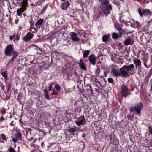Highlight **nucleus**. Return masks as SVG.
Returning <instances> with one entry per match:
<instances>
[{"mask_svg": "<svg viewBox=\"0 0 152 152\" xmlns=\"http://www.w3.org/2000/svg\"><path fill=\"white\" fill-rule=\"evenodd\" d=\"M143 107L142 104L140 102L135 107H132L130 108V110L131 112H134L135 111L138 114H140V112Z\"/></svg>", "mask_w": 152, "mask_h": 152, "instance_id": "nucleus-1", "label": "nucleus"}, {"mask_svg": "<svg viewBox=\"0 0 152 152\" xmlns=\"http://www.w3.org/2000/svg\"><path fill=\"white\" fill-rule=\"evenodd\" d=\"M138 12L141 16H142L143 15L147 16L151 15V12L148 9H144L143 10V12H142L141 9L139 8L138 10Z\"/></svg>", "mask_w": 152, "mask_h": 152, "instance_id": "nucleus-2", "label": "nucleus"}, {"mask_svg": "<svg viewBox=\"0 0 152 152\" xmlns=\"http://www.w3.org/2000/svg\"><path fill=\"white\" fill-rule=\"evenodd\" d=\"M121 93L122 96L126 97L129 94V90L127 87L124 85H123L121 87Z\"/></svg>", "mask_w": 152, "mask_h": 152, "instance_id": "nucleus-3", "label": "nucleus"}, {"mask_svg": "<svg viewBox=\"0 0 152 152\" xmlns=\"http://www.w3.org/2000/svg\"><path fill=\"white\" fill-rule=\"evenodd\" d=\"M86 122V120L84 116L82 115L78 118V121H76L75 123L77 125L79 126L85 123Z\"/></svg>", "mask_w": 152, "mask_h": 152, "instance_id": "nucleus-4", "label": "nucleus"}, {"mask_svg": "<svg viewBox=\"0 0 152 152\" xmlns=\"http://www.w3.org/2000/svg\"><path fill=\"white\" fill-rule=\"evenodd\" d=\"M125 69L124 68H123V66L120 69V76L122 75V76L124 77H127L129 76V75Z\"/></svg>", "mask_w": 152, "mask_h": 152, "instance_id": "nucleus-5", "label": "nucleus"}, {"mask_svg": "<svg viewBox=\"0 0 152 152\" xmlns=\"http://www.w3.org/2000/svg\"><path fill=\"white\" fill-rule=\"evenodd\" d=\"M112 9V6L109 4L107 6L104 7L102 12L106 16L107 15L110 13V10Z\"/></svg>", "mask_w": 152, "mask_h": 152, "instance_id": "nucleus-6", "label": "nucleus"}, {"mask_svg": "<svg viewBox=\"0 0 152 152\" xmlns=\"http://www.w3.org/2000/svg\"><path fill=\"white\" fill-rule=\"evenodd\" d=\"M89 61L93 65L96 64V58L94 55V54H91L88 57Z\"/></svg>", "mask_w": 152, "mask_h": 152, "instance_id": "nucleus-7", "label": "nucleus"}, {"mask_svg": "<svg viewBox=\"0 0 152 152\" xmlns=\"http://www.w3.org/2000/svg\"><path fill=\"white\" fill-rule=\"evenodd\" d=\"M13 50V48L10 45L7 46L5 50V54L6 55L10 56L11 52Z\"/></svg>", "mask_w": 152, "mask_h": 152, "instance_id": "nucleus-8", "label": "nucleus"}, {"mask_svg": "<svg viewBox=\"0 0 152 152\" xmlns=\"http://www.w3.org/2000/svg\"><path fill=\"white\" fill-rule=\"evenodd\" d=\"M77 148L79 152H81L85 148V143L80 142L77 144Z\"/></svg>", "mask_w": 152, "mask_h": 152, "instance_id": "nucleus-9", "label": "nucleus"}, {"mask_svg": "<svg viewBox=\"0 0 152 152\" xmlns=\"http://www.w3.org/2000/svg\"><path fill=\"white\" fill-rule=\"evenodd\" d=\"M133 44V41L130 37H129L127 39H126L124 42V44L126 46L130 45H132Z\"/></svg>", "mask_w": 152, "mask_h": 152, "instance_id": "nucleus-10", "label": "nucleus"}, {"mask_svg": "<svg viewBox=\"0 0 152 152\" xmlns=\"http://www.w3.org/2000/svg\"><path fill=\"white\" fill-rule=\"evenodd\" d=\"M70 4L69 1L64 2L61 5V9L63 10H65L70 6Z\"/></svg>", "mask_w": 152, "mask_h": 152, "instance_id": "nucleus-11", "label": "nucleus"}, {"mask_svg": "<svg viewBox=\"0 0 152 152\" xmlns=\"http://www.w3.org/2000/svg\"><path fill=\"white\" fill-rule=\"evenodd\" d=\"M123 66V68H124L125 69H126L127 71L129 72L131 71V69L134 68V66L133 64H131L128 66L124 65Z\"/></svg>", "mask_w": 152, "mask_h": 152, "instance_id": "nucleus-12", "label": "nucleus"}, {"mask_svg": "<svg viewBox=\"0 0 152 152\" xmlns=\"http://www.w3.org/2000/svg\"><path fill=\"white\" fill-rule=\"evenodd\" d=\"M72 40L74 41L77 42L79 40L77 37V34L74 32H72L71 35Z\"/></svg>", "mask_w": 152, "mask_h": 152, "instance_id": "nucleus-13", "label": "nucleus"}, {"mask_svg": "<svg viewBox=\"0 0 152 152\" xmlns=\"http://www.w3.org/2000/svg\"><path fill=\"white\" fill-rule=\"evenodd\" d=\"M134 63L136 65V67L137 68V67H138V69H140L141 67V62L139 59L134 60Z\"/></svg>", "mask_w": 152, "mask_h": 152, "instance_id": "nucleus-14", "label": "nucleus"}, {"mask_svg": "<svg viewBox=\"0 0 152 152\" xmlns=\"http://www.w3.org/2000/svg\"><path fill=\"white\" fill-rule=\"evenodd\" d=\"M26 8H20V9H18L17 10V15L18 16L21 15L22 12L26 10Z\"/></svg>", "mask_w": 152, "mask_h": 152, "instance_id": "nucleus-15", "label": "nucleus"}, {"mask_svg": "<svg viewBox=\"0 0 152 152\" xmlns=\"http://www.w3.org/2000/svg\"><path fill=\"white\" fill-rule=\"evenodd\" d=\"M111 73L115 76H120V71L116 69H113L111 71Z\"/></svg>", "mask_w": 152, "mask_h": 152, "instance_id": "nucleus-16", "label": "nucleus"}, {"mask_svg": "<svg viewBox=\"0 0 152 152\" xmlns=\"http://www.w3.org/2000/svg\"><path fill=\"white\" fill-rule=\"evenodd\" d=\"M90 51L89 50H86L83 52V56L84 58L87 57L89 54Z\"/></svg>", "mask_w": 152, "mask_h": 152, "instance_id": "nucleus-17", "label": "nucleus"}, {"mask_svg": "<svg viewBox=\"0 0 152 152\" xmlns=\"http://www.w3.org/2000/svg\"><path fill=\"white\" fill-rule=\"evenodd\" d=\"M43 22V20L42 19L39 20L36 22V26L41 25Z\"/></svg>", "mask_w": 152, "mask_h": 152, "instance_id": "nucleus-18", "label": "nucleus"}, {"mask_svg": "<svg viewBox=\"0 0 152 152\" xmlns=\"http://www.w3.org/2000/svg\"><path fill=\"white\" fill-rule=\"evenodd\" d=\"M115 27L117 30H121L122 27L120 26L118 23H115Z\"/></svg>", "mask_w": 152, "mask_h": 152, "instance_id": "nucleus-19", "label": "nucleus"}, {"mask_svg": "<svg viewBox=\"0 0 152 152\" xmlns=\"http://www.w3.org/2000/svg\"><path fill=\"white\" fill-rule=\"evenodd\" d=\"M22 134L20 133H18L16 135V138L17 140H22Z\"/></svg>", "mask_w": 152, "mask_h": 152, "instance_id": "nucleus-20", "label": "nucleus"}, {"mask_svg": "<svg viewBox=\"0 0 152 152\" xmlns=\"http://www.w3.org/2000/svg\"><path fill=\"white\" fill-rule=\"evenodd\" d=\"M80 66L82 69H83L84 70H86L87 69L86 66L84 63H81V64H79Z\"/></svg>", "mask_w": 152, "mask_h": 152, "instance_id": "nucleus-21", "label": "nucleus"}, {"mask_svg": "<svg viewBox=\"0 0 152 152\" xmlns=\"http://www.w3.org/2000/svg\"><path fill=\"white\" fill-rule=\"evenodd\" d=\"M33 36V34L31 33H28L27 35L25 36V37H28L29 39H31Z\"/></svg>", "mask_w": 152, "mask_h": 152, "instance_id": "nucleus-22", "label": "nucleus"}, {"mask_svg": "<svg viewBox=\"0 0 152 152\" xmlns=\"http://www.w3.org/2000/svg\"><path fill=\"white\" fill-rule=\"evenodd\" d=\"M22 3H23L22 8H26L27 6L26 5L27 4V2L26 1L23 0V1L22 2Z\"/></svg>", "mask_w": 152, "mask_h": 152, "instance_id": "nucleus-23", "label": "nucleus"}, {"mask_svg": "<svg viewBox=\"0 0 152 152\" xmlns=\"http://www.w3.org/2000/svg\"><path fill=\"white\" fill-rule=\"evenodd\" d=\"M68 130L70 133L73 134H74L75 132V130L74 128H71L69 129Z\"/></svg>", "mask_w": 152, "mask_h": 152, "instance_id": "nucleus-24", "label": "nucleus"}, {"mask_svg": "<svg viewBox=\"0 0 152 152\" xmlns=\"http://www.w3.org/2000/svg\"><path fill=\"white\" fill-rule=\"evenodd\" d=\"M119 37L118 34L116 33L113 32L112 34V37L114 39H117Z\"/></svg>", "mask_w": 152, "mask_h": 152, "instance_id": "nucleus-25", "label": "nucleus"}, {"mask_svg": "<svg viewBox=\"0 0 152 152\" xmlns=\"http://www.w3.org/2000/svg\"><path fill=\"white\" fill-rule=\"evenodd\" d=\"M100 72V68L99 66H97V69L96 70L95 73L96 75H99Z\"/></svg>", "mask_w": 152, "mask_h": 152, "instance_id": "nucleus-26", "label": "nucleus"}, {"mask_svg": "<svg viewBox=\"0 0 152 152\" xmlns=\"http://www.w3.org/2000/svg\"><path fill=\"white\" fill-rule=\"evenodd\" d=\"M108 39V37L107 35H106L103 36V41L104 42H106Z\"/></svg>", "mask_w": 152, "mask_h": 152, "instance_id": "nucleus-27", "label": "nucleus"}, {"mask_svg": "<svg viewBox=\"0 0 152 152\" xmlns=\"http://www.w3.org/2000/svg\"><path fill=\"white\" fill-rule=\"evenodd\" d=\"M10 39L11 41L12 40V39H14L13 41L14 42H15V40L16 39V38H15V35L14 34H13L10 37Z\"/></svg>", "mask_w": 152, "mask_h": 152, "instance_id": "nucleus-28", "label": "nucleus"}, {"mask_svg": "<svg viewBox=\"0 0 152 152\" xmlns=\"http://www.w3.org/2000/svg\"><path fill=\"white\" fill-rule=\"evenodd\" d=\"M55 88L58 91H59L61 90V87L58 84L56 85L55 86Z\"/></svg>", "mask_w": 152, "mask_h": 152, "instance_id": "nucleus-29", "label": "nucleus"}, {"mask_svg": "<svg viewBox=\"0 0 152 152\" xmlns=\"http://www.w3.org/2000/svg\"><path fill=\"white\" fill-rule=\"evenodd\" d=\"M109 1L108 0H104L103 2V4L105 5V6H107L109 4Z\"/></svg>", "mask_w": 152, "mask_h": 152, "instance_id": "nucleus-30", "label": "nucleus"}, {"mask_svg": "<svg viewBox=\"0 0 152 152\" xmlns=\"http://www.w3.org/2000/svg\"><path fill=\"white\" fill-rule=\"evenodd\" d=\"M1 75L5 78H7V71H5L2 72Z\"/></svg>", "mask_w": 152, "mask_h": 152, "instance_id": "nucleus-31", "label": "nucleus"}, {"mask_svg": "<svg viewBox=\"0 0 152 152\" xmlns=\"http://www.w3.org/2000/svg\"><path fill=\"white\" fill-rule=\"evenodd\" d=\"M119 31H120L119 32V34L120 35V37H121L123 34L126 33V31L122 29L121 30Z\"/></svg>", "mask_w": 152, "mask_h": 152, "instance_id": "nucleus-32", "label": "nucleus"}, {"mask_svg": "<svg viewBox=\"0 0 152 152\" xmlns=\"http://www.w3.org/2000/svg\"><path fill=\"white\" fill-rule=\"evenodd\" d=\"M0 136L1 137L3 140H5V141H7L6 136L4 134H2Z\"/></svg>", "mask_w": 152, "mask_h": 152, "instance_id": "nucleus-33", "label": "nucleus"}, {"mask_svg": "<svg viewBox=\"0 0 152 152\" xmlns=\"http://www.w3.org/2000/svg\"><path fill=\"white\" fill-rule=\"evenodd\" d=\"M11 85L10 83L8 84L7 86V92H8L10 91Z\"/></svg>", "mask_w": 152, "mask_h": 152, "instance_id": "nucleus-34", "label": "nucleus"}, {"mask_svg": "<svg viewBox=\"0 0 152 152\" xmlns=\"http://www.w3.org/2000/svg\"><path fill=\"white\" fill-rule=\"evenodd\" d=\"M9 151L10 152H15V150L14 149L12 148V146H11L9 148Z\"/></svg>", "mask_w": 152, "mask_h": 152, "instance_id": "nucleus-35", "label": "nucleus"}, {"mask_svg": "<svg viewBox=\"0 0 152 152\" xmlns=\"http://www.w3.org/2000/svg\"><path fill=\"white\" fill-rule=\"evenodd\" d=\"M108 81L109 82L111 83H112L113 82V79L110 77H109V78H108Z\"/></svg>", "mask_w": 152, "mask_h": 152, "instance_id": "nucleus-36", "label": "nucleus"}, {"mask_svg": "<svg viewBox=\"0 0 152 152\" xmlns=\"http://www.w3.org/2000/svg\"><path fill=\"white\" fill-rule=\"evenodd\" d=\"M29 38L28 37H24V38H23V40L25 41V42H28V41H29L31 39H29Z\"/></svg>", "mask_w": 152, "mask_h": 152, "instance_id": "nucleus-37", "label": "nucleus"}, {"mask_svg": "<svg viewBox=\"0 0 152 152\" xmlns=\"http://www.w3.org/2000/svg\"><path fill=\"white\" fill-rule=\"evenodd\" d=\"M150 133L152 135V127L151 126H148Z\"/></svg>", "mask_w": 152, "mask_h": 152, "instance_id": "nucleus-38", "label": "nucleus"}, {"mask_svg": "<svg viewBox=\"0 0 152 152\" xmlns=\"http://www.w3.org/2000/svg\"><path fill=\"white\" fill-rule=\"evenodd\" d=\"M16 57H15V56H14L11 60L10 61L9 64L11 63V62H12L14 61Z\"/></svg>", "mask_w": 152, "mask_h": 152, "instance_id": "nucleus-39", "label": "nucleus"}, {"mask_svg": "<svg viewBox=\"0 0 152 152\" xmlns=\"http://www.w3.org/2000/svg\"><path fill=\"white\" fill-rule=\"evenodd\" d=\"M3 114H4L6 113V110L4 109H2L1 110Z\"/></svg>", "mask_w": 152, "mask_h": 152, "instance_id": "nucleus-40", "label": "nucleus"}, {"mask_svg": "<svg viewBox=\"0 0 152 152\" xmlns=\"http://www.w3.org/2000/svg\"><path fill=\"white\" fill-rule=\"evenodd\" d=\"M134 25H136L137 26H140V23L137 21L134 22Z\"/></svg>", "mask_w": 152, "mask_h": 152, "instance_id": "nucleus-41", "label": "nucleus"}, {"mask_svg": "<svg viewBox=\"0 0 152 152\" xmlns=\"http://www.w3.org/2000/svg\"><path fill=\"white\" fill-rule=\"evenodd\" d=\"M47 8L46 6H45L44 8L42 10V11L41 12V14H42L43 12Z\"/></svg>", "mask_w": 152, "mask_h": 152, "instance_id": "nucleus-42", "label": "nucleus"}, {"mask_svg": "<svg viewBox=\"0 0 152 152\" xmlns=\"http://www.w3.org/2000/svg\"><path fill=\"white\" fill-rule=\"evenodd\" d=\"M52 85H51L50 86L49 88V90L50 91H52Z\"/></svg>", "mask_w": 152, "mask_h": 152, "instance_id": "nucleus-43", "label": "nucleus"}, {"mask_svg": "<svg viewBox=\"0 0 152 152\" xmlns=\"http://www.w3.org/2000/svg\"><path fill=\"white\" fill-rule=\"evenodd\" d=\"M15 38H16V40L17 41H18L19 40V37H18V34H17V35H16V36H15Z\"/></svg>", "mask_w": 152, "mask_h": 152, "instance_id": "nucleus-44", "label": "nucleus"}, {"mask_svg": "<svg viewBox=\"0 0 152 152\" xmlns=\"http://www.w3.org/2000/svg\"><path fill=\"white\" fill-rule=\"evenodd\" d=\"M45 98L47 99L50 100V99L49 98V96L48 95V94H45Z\"/></svg>", "mask_w": 152, "mask_h": 152, "instance_id": "nucleus-45", "label": "nucleus"}, {"mask_svg": "<svg viewBox=\"0 0 152 152\" xmlns=\"http://www.w3.org/2000/svg\"><path fill=\"white\" fill-rule=\"evenodd\" d=\"M13 54L14 56H15V57H16V56L18 55V54L16 51H14L13 52Z\"/></svg>", "mask_w": 152, "mask_h": 152, "instance_id": "nucleus-46", "label": "nucleus"}, {"mask_svg": "<svg viewBox=\"0 0 152 152\" xmlns=\"http://www.w3.org/2000/svg\"><path fill=\"white\" fill-rule=\"evenodd\" d=\"M17 139L16 138H13L12 139V140L14 142H16L17 141Z\"/></svg>", "mask_w": 152, "mask_h": 152, "instance_id": "nucleus-47", "label": "nucleus"}, {"mask_svg": "<svg viewBox=\"0 0 152 152\" xmlns=\"http://www.w3.org/2000/svg\"><path fill=\"white\" fill-rule=\"evenodd\" d=\"M4 119L3 117L0 118V123L2 122V121Z\"/></svg>", "mask_w": 152, "mask_h": 152, "instance_id": "nucleus-48", "label": "nucleus"}, {"mask_svg": "<svg viewBox=\"0 0 152 152\" xmlns=\"http://www.w3.org/2000/svg\"><path fill=\"white\" fill-rule=\"evenodd\" d=\"M1 87L3 91H4V88H5V86L4 85H2L1 86Z\"/></svg>", "mask_w": 152, "mask_h": 152, "instance_id": "nucleus-49", "label": "nucleus"}, {"mask_svg": "<svg viewBox=\"0 0 152 152\" xmlns=\"http://www.w3.org/2000/svg\"><path fill=\"white\" fill-rule=\"evenodd\" d=\"M44 92L45 94H48V91L46 89L44 90Z\"/></svg>", "mask_w": 152, "mask_h": 152, "instance_id": "nucleus-50", "label": "nucleus"}, {"mask_svg": "<svg viewBox=\"0 0 152 152\" xmlns=\"http://www.w3.org/2000/svg\"><path fill=\"white\" fill-rule=\"evenodd\" d=\"M99 18V15L96 18V20H97Z\"/></svg>", "mask_w": 152, "mask_h": 152, "instance_id": "nucleus-51", "label": "nucleus"}, {"mask_svg": "<svg viewBox=\"0 0 152 152\" xmlns=\"http://www.w3.org/2000/svg\"><path fill=\"white\" fill-rule=\"evenodd\" d=\"M80 63H79V64H81V63H83V60L81 59H80Z\"/></svg>", "mask_w": 152, "mask_h": 152, "instance_id": "nucleus-52", "label": "nucleus"}, {"mask_svg": "<svg viewBox=\"0 0 152 152\" xmlns=\"http://www.w3.org/2000/svg\"><path fill=\"white\" fill-rule=\"evenodd\" d=\"M36 49H37V50H38V49H39L40 50V49L37 46H36Z\"/></svg>", "mask_w": 152, "mask_h": 152, "instance_id": "nucleus-53", "label": "nucleus"}, {"mask_svg": "<svg viewBox=\"0 0 152 152\" xmlns=\"http://www.w3.org/2000/svg\"><path fill=\"white\" fill-rule=\"evenodd\" d=\"M150 91H152V85H151V86Z\"/></svg>", "mask_w": 152, "mask_h": 152, "instance_id": "nucleus-54", "label": "nucleus"}, {"mask_svg": "<svg viewBox=\"0 0 152 152\" xmlns=\"http://www.w3.org/2000/svg\"><path fill=\"white\" fill-rule=\"evenodd\" d=\"M151 21H149L148 22V24H150V23H151Z\"/></svg>", "mask_w": 152, "mask_h": 152, "instance_id": "nucleus-55", "label": "nucleus"}, {"mask_svg": "<svg viewBox=\"0 0 152 152\" xmlns=\"http://www.w3.org/2000/svg\"><path fill=\"white\" fill-rule=\"evenodd\" d=\"M43 144V143L42 142V143H41L42 145V144Z\"/></svg>", "mask_w": 152, "mask_h": 152, "instance_id": "nucleus-56", "label": "nucleus"}, {"mask_svg": "<svg viewBox=\"0 0 152 152\" xmlns=\"http://www.w3.org/2000/svg\"><path fill=\"white\" fill-rule=\"evenodd\" d=\"M31 5L32 6H33V4H32Z\"/></svg>", "mask_w": 152, "mask_h": 152, "instance_id": "nucleus-57", "label": "nucleus"}]
</instances>
